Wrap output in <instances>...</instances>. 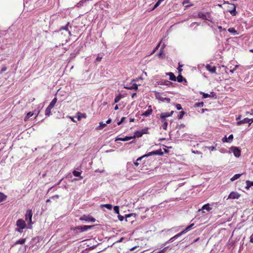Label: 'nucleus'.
Instances as JSON below:
<instances>
[{
    "instance_id": "1",
    "label": "nucleus",
    "mask_w": 253,
    "mask_h": 253,
    "mask_svg": "<svg viewBox=\"0 0 253 253\" xmlns=\"http://www.w3.org/2000/svg\"><path fill=\"white\" fill-rule=\"evenodd\" d=\"M16 226L18 228L16 229V231L22 233L23 231V229L26 228V224L24 220L19 219L16 222Z\"/></svg>"
},
{
    "instance_id": "2",
    "label": "nucleus",
    "mask_w": 253,
    "mask_h": 253,
    "mask_svg": "<svg viewBox=\"0 0 253 253\" xmlns=\"http://www.w3.org/2000/svg\"><path fill=\"white\" fill-rule=\"evenodd\" d=\"M163 153L161 151V150H156V151H152V152H150L148 153L147 154H145V155H143V156H142L141 157L138 158L137 159V161L141 160L144 157H149V156H152V155H163Z\"/></svg>"
},
{
    "instance_id": "3",
    "label": "nucleus",
    "mask_w": 253,
    "mask_h": 253,
    "mask_svg": "<svg viewBox=\"0 0 253 253\" xmlns=\"http://www.w3.org/2000/svg\"><path fill=\"white\" fill-rule=\"evenodd\" d=\"M32 211L31 210L27 211L25 214V219L28 221V224L31 225L32 224Z\"/></svg>"
},
{
    "instance_id": "4",
    "label": "nucleus",
    "mask_w": 253,
    "mask_h": 253,
    "mask_svg": "<svg viewBox=\"0 0 253 253\" xmlns=\"http://www.w3.org/2000/svg\"><path fill=\"white\" fill-rule=\"evenodd\" d=\"M230 151L233 153L234 155L236 157H239L241 155V150L236 147H232L230 148Z\"/></svg>"
},
{
    "instance_id": "5",
    "label": "nucleus",
    "mask_w": 253,
    "mask_h": 253,
    "mask_svg": "<svg viewBox=\"0 0 253 253\" xmlns=\"http://www.w3.org/2000/svg\"><path fill=\"white\" fill-rule=\"evenodd\" d=\"M80 220L85 221H91L94 222L95 221V219L90 216L89 215H83L80 218Z\"/></svg>"
},
{
    "instance_id": "6",
    "label": "nucleus",
    "mask_w": 253,
    "mask_h": 253,
    "mask_svg": "<svg viewBox=\"0 0 253 253\" xmlns=\"http://www.w3.org/2000/svg\"><path fill=\"white\" fill-rule=\"evenodd\" d=\"M206 69L211 74L216 73V68L215 66H211L210 64H207Z\"/></svg>"
},
{
    "instance_id": "7",
    "label": "nucleus",
    "mask_w": 253,
    "mask_h": 253,
    "mask_svg": "<svg viewBox=\"0 0 253 253\" xmlns=\"http://www.w3.org/2000/svg\"><path fill=\"white\" fill-rule=\"evenodd\" d=\"M239 197H240L239 194H238L237 192H232L229 194V195L228 196V199H237Z\"/></svg>"
},
{
    "instance_id": "8",
    "label": "nucleus",
    "mask_w": 253,
    "mask_h": 253,
    "mask_svg": "<svg viewBox=\"0 0 253 253\" xmlns=\"http://www.w3.org/2000/svg\"><path fill=\"white\" fill-rule=\"evenodd\" d=\"M210 204H205L204 205L201 209H200L199 210V211H203V212H205V211H204V210H206L207 211H210L211 210V208L210 207Z\"/></svg>"
},
{
    "instance_id": "9",
    "label": "nucleus",
    "mask_w": 253,
    "mask_h": 253,
    "mask_svg": "<svg viewBox=\"0 0 253 253\" xmlns=\"http://www.w3.org/2000/svg\"><path fill=\"white\" fill-rule=\"evenodd\" d=\"M135 138V136H126L124 138L118 137L116 139V141L121 140V141H128V140H129L132 138Z\"/></svg>"
},
{
    "instance_id": "10",
    "label": "nucleus",
    "mask_w": 253,
    "mask_h": 253,
    "mask_svg": "<svg viewBox=\"0 0 253 253\" xmlns=\"http://www.w3.org/2000/svg\"><path fill=\"white\" fill-rule=\"evenodd\" d=\"M231 8H233L232 10H229V12L230 13V14L233 15L235 16L236 15V6L234 4H230Z\"/></svg>"
},
{
    "instance_id": "11",
    "label": "nucleus",
    "mask_w": 253,
    "mask_h": 253,
    "mask_svg": "<svg viewBox=\"0 0 253 253\" xmlns=\"http://www.w3.org/2000/svg\"><path fill=\"white\" fill-rule=\"evenodd\" d=\"M250 120L249 118H245L242 120H240L237 122L238 125H241L243 124L249 123L250 124Z\"/></svg>"
},
{
    "instance_id": "12",
    "label": "nucleus",
    "mask_w": 253,
    "mask_h": 253,
    "mask_svg": "<svg viewBox=\"0 0 253 253\" xmlns=\"http://www.w3.org/2000/svg\"><path fill=\"white\" fill-rule=\"evenodd\" d=\"M172 84V83L167 80H163L158 82V84L161 85H171Z\"/></svg>"
},
{
    "instance_id": "13",
    "label": "nucleus",
    "mask_w": 253,
    "mask_h": 253,
    "mask_svg": "<svg viewBox=\"0 0 253 253\" xmlns=\"http://www.w3.org/2000/svg\"><path fill=\"white\" fill-rule=\"evenodd\" d=\"M94 225H84L82 226L81 232H84L93 228Z\"/></svg>"
},
{
    "instance_id": "14",
    "label": "nucleus",
    "mask_w": 253,
    "mask_h": 253,
    "mask_svg": "<svg viewBox=\"0 0 253 253\" xmlns=\"http://www.w3.org/2000/svg\"><path fill=\"white\" fill-rule=\"evenodd\" d=\"M203 95V97L204 98H206L208 97H212L215 96V93L214 92H211L210 94L205 93L204 92L201 93Z\"/></svg>"
},
{
    "instance_id": "15",
    "label": "nucleus",
    "mask_w": 253,
    "mask_h": 253,
    "mask_svg": "<svg viewBox=\"0 0 253 253\" xmlns=\"http://www.w3.org/2000/svg\"><path fill=\"white\" fill-rule=\"evenodd\" d=\"M77 116V119L78 121H81L82 118H86V115L85 113H81L80 112H78Z\"/></svg>"
},
{
    "instance_id": "16",
    "label": "nucleus",
    "mask_w": 253,
    "mask_h": 253,
    "mask_svg": "<svg viewBox=\"0 0 253 253\" xmlns=\"http://www.w3.org/2000/svg\"><path fill=\"white\" fill-rule=\"evenodd\" d=\"M146 133V132L145 130H142L141 131H136L135 133V135L134 136H135V137L136 136L137 137H141L143 134Z\"/></svg>"
},
{
    "instance_id": "17",
    "label": "nucleus",
    "mask_w": 253,
    "mask_h": 253,
    "mask_svg": "<svg viewBox=\"0 0 253 253\" xmlns=\"http://www.w3.org/2000/svg\"><path fill=\"white\" fill-rule=\"evenodd\" d=\"M126 88L129 89H135L137 90L138 89V85L136 84H132L131 85L126 87Z\"/></svg>"
},
{
    "instance_id": "18",
    "label": "nucleus",
    "mask_w": 253,
    "mask_h": 253,
    "mask_svg": "<svg viewBox=\"0 0 253 253\" xmlns=\"http://www.w3.org/2000/svg\"><path fill=\"white\" fill-rule=\"evenodd\" d=\"M166 74L167 75L169 76L170 80L173 81H176V78L175 76H174V75L172 73H171V72L167 73H166Z\"/></svg>"
},
{
    "instance_id": "19",
    "label": "nucleus",
    "mask_w": 253,
    "mask_h": 253,
    "mask_svg": "<svg viewBox=\"0 0 253 253\" xmlns=\"http://www.w3.org/2000/svg\"><path fill=\"white\" fill-rule=\"evenodd\" d=\"M152 109L150 108L146 111L143 113L142 114V115L144 116L145 117H147V116H149V115H150L152 114Z\"/></svg>"
},
{
    "instance_id": "20",
    "label": "nucleus",
    "mask_w": 253,
    "mask_h": 253,
    "mask_svg": "<svg viewBox=\"0 0 253 253\" xmlns=\"http://www.w3.org/2000/svg\"><path fill=\"white\" fill-rule=\"evenodd\" d=\"M170 116V114H169V113H162L160 115V117L162 120H164L166 117H169Z\"/></svg>"
},
{
    "instance_id": "21",
    "label": "nucleus",
    "mask_w": 253,
    "mask_h": 253,
    "mask_svg": "<svg viewBox=\"0 0 253 253\" xmlns=\"http://www.w3.org/2000/svg\"><path fill=\"white\" fill-rule=\"evenodd\" d=\"M57 98L56 97H55L51 101V102L50 103V104H49V106H50V107H51V108H53L55 103H56L57 102Z\"/></svg>"
},
{
    "instance_id": "22",
    "label": "nucleus",
    "mask_w": 253,
    "mask_h": 253,
    "mask_svg": "<svg viewBox=\"0 0 253 253\" xmlns=\"http://www.w3.org/2000/svg\"><path fill=\"white\" fill-rule=\"evenodd\" d=\"M198 16L200 18H201L203 19L208 20V18L207 17L206 15L203 12H199L198 13Z\"/></svg>"
},
{
    "instance_id": "23",
    "label": "nucleus",
    "mask_w": 253,
    "mask_h": 253,
    "mask_svg": "<svg viewBox=\"0 0 253 253\" xmlns=\"http://www.w3.org/2000/svg\"><path fill=\"white\" fill-rule=\"evenodd\" d=\"M52 109V108L50 107V106H48V107L46 108L45 111V115L46 116H49L50 115L51 113V110Z\"/></svg>"
},
{
    "instance_id": "24",
    "label": "nucleus",
    "mask_w": 253,
    "mask_h": 253,
    "mask_svg": "<svg viewBox=\"0 0 253 253\" xmlns=\"http://www.w3.org/2000/svg\"><path fill=\"white\" fill-rule=\"evenodd\" d=\"M229 32L233 34L234 35H238V32L233 28H230L228 29Z\"/></svg>"
},
{
    "instance_id": "25",
    "label": "nucleus",
    "mask_w": 253,
    "mask_h": 253,
    "mask_svg": "<svg viewBox=\"0 0 253 253\" xmlns=\"http://www.w3.org/2000/svg\"><path fill=\"white\" fill-rule=\"evenodd\" d=\"M246 183L247 185L246 188L247 189H249L252 186H253V181L247 180Z\"/></svg>"
},
{
    "instance_id": "26",
    "label": "nucleus",
    "mask_w": 253,
    "mask_h": 253,
    "mask_svg": "<svg viewBox=\"0 0 253 253\" xmlns=\"http://www.w3.org/2000/svg\"><path fill=\"white\" fill-rule=\"evenodd\" d=\"M162 122L163 123V125L162 126L164 130H166L168 126V122L166 121V119L162 120Z\"/></svg>"
},
{
    "instance_id": "27",
    "label": "nucleus",
    "mask_w": 253,
    "mask_h": 253,
    "mask_svg": "<svg viewBox=\"0 0 253 253\" xmlns=\"http://www.w3.org/2000/svg\"><path fill=\"white\" fill-rule=\"evenodd\" d=\"M6 197L7 196L5 195L3 193H0V203L2 201H4L6 199Z\"/></svg>"
},
{
    "instance_id": "28",
    "label": "nucleus",
    "mask_w": 253,
    "mask_h": 253,
    "mask_svg": "<svg viewBox=\"0 0 253 253\" xmlns=\"http://www.w3.org/2000/svg\"><path fill=\"white\" fill-rule=\"evenodd\" d=\"M242 175V174H236L235 175H234L231 179V181H233L236 179H237L238 178H239L241 175Z\"/></svg>"
},
{
    "instance_id": "29",
    "label": "nucleus",
    "mask_w": 253,
    "mask_h": 253,
    "mask_svg": "<svg viewBox=\"0 0 253 253\" xmlns=\"http://www.w3.org/2000/svg\"><path fill=\"white\" fill-rule=\"evenodd\" d=\"M106 126V123H104L103 122H100L99 123V126L97 127V129H102L104 127H105Z\"/></svg>"
},
{
    "instance_id": "30",
    "label": "nucleus",
    "mask_w": 253,
    "mask_h": 253,
    "mask_svg": "<svg viewBox=\"0 0 253 253\" xmlns=\"http://www.w3.org/2000/svg\"><path fill=\"white\" fill-rule=\"evenodd\" d=\"M101 207H105L107 209L111 210L112 209V205L111 204H104V205H101Z\"/></svg>"
},
{
    "instance_id": "31",
    "label": "nucleus",
    "mask_w": 253,
    "mask_h": 253,
    "mask_svg": "<svg viewBox=\"0 0 253 253\" xmlns=\"http://www.w3.org/2000/svg\"><path fill=\"white\" fill-rule=\"evenodd\" d=\"M121 98H122L121 94H120V95L117 96L115 98V100H114L115 103L118 102L121 100Z\"/></svg>"
},
{
    "instance_id": "32",
    "label": "nucleus",
    "mask_w": 253,
    "mask_h": 253,
    "mask_svg": "<svg viewBox=\"0 0 253 253\" xmlns=\"http://www.w3.org/2000/svg\"><path fill=\"white\" fill-rule=\"evenodd\" d=\"M177 239L176 235L174 236L173 237H171L170 239H169L166 243L165 244L169 243L172 242L174 240Z\"/></svg>"
},
{
    "instance_id": "33",
    "label": "nucleus",
    "mask_w": 253,
    "mask_h": 253,
    "mask_svg": "<svg viewBox=\"0 0 253 253\" xmlns=\"http://www.w3.org/2000/svg\"><path fill=\"white\" fill-rule=\"evenodd\" d=\"M25 242V239H20L16 242V244H23Z\"/></svg>"
},
{
    "instance_id": "34",
    "label": "nucleus",
    "mask_w": 253,
    "mask_h": 253,
    "mask_svg": "<svg viewBox=\"0 0 253 253\" xmlns=\"http://www.w3.org/2000/svg\"><path fill=\"white\" fill-rule=\"evenodd\" d=\"M87 0H82L79 2H78L76 6L77 7H80L81 6L83 5V4Z\"/></svg>"
},
{
    "instance_id": "35",
    "label": "nucleus",
    "mask_w": 253,
    "mask_h": 253,
    "mask_svg": "<svg viewBox=\"0 0 253 253\" xmlns=\"http://www.w3.org/2000/svg\"><path fill=\"white\" fill-rule=\"evenodd\" d=\"M194 223L193 224H190L189 226H188V227H187L184 230L185 231H186V232L187 233V232H188L189 231H190L192 227L194 226Z\"/></svg>"
},
{
    "instance_id": "36",
    "label": "nucleus",
    "mask_w": 253,
    "mask_h": 253,
    "mask_svg": "<svg viewBox=\"0 0 253 253\" xmlns=\"http://www.w3.org/2000/svg\"><path fill=\"white\" fill-rule=\"evenodd\" d=\"M194 223L193 224H190L189 226H188V227H187L184 230L185 231H186V232L187 233V232H188L189 231H190L192 227L194 226Z\"/></svg>"
},
{
    "instance_id": "37",
    "label": "nucleus",
    "mask_w": 253,
    "mask_h": 253,
    "mask_svg": "<svg viewBox=\"0 0 253 253\" xmlns=\"http://www.w3.org/2000/svg\"><path fill=\"white\" fill-rule=\"evenodd\" d=\"M194 223L193 224H190L189 226H188V227H187L184 230L185 231H186V232L187 233V232H188L189 231H190L192 227L194 226Z\"/></svg>"
},
{
    "instance_id": "38",
    "label": "nucleus",
    "mask_w": 253,
    "mask_h": 253,
    "mask_svg": "<svg viewBox=\"0 0 253 253\" xmlns=\"http://www.w3.org/2000/svg\"><path fill=\"white\" fill-rule=\"evenodd\" d=\"M34 115V113H32V112H29L28 113L26 117H25V121H27L28 119H29L31 117H32L33 115Z\"/></svg>"
},
{
    "instance_id": "39",
    "label": "nucleus",
    "mask_w": 253,
    "mask_h": 253,
    "mask_svg": "<svg viewBox=\"0 0 253 253\" xmlns=\"http://www.w3.org/2000/svg\"><path fill=\"white\" fill-rule=\"evenodd\" d=\"M82 226H78L75 227H74L72 228V230H74V231H77V230H81Z\"/></svg>"
},
{
    "instance_id": "40",
    "label": "nucleus",
    "mask_w": 253,
    "mask_h": 253,
    "mask_svg": "<svg viewBox=\"0 0 253 253\" xmlns=\"http://www.w3.org/2000/svg\"><path fill=\"white\" fill-rule=\"evenodd\" d=\"M73 175H74L75 176H80V174H81V172H80L78 171H76V170H74V171L73 172Z\"/></svg>"
},
{
    "instance_id": "41",
    "label": "nucleus",
    "mask_w": 253,
    "mask_h": 253,
    "mask_svg": "<svg viewBox=\"0 0 253 253\" xmlns=\"http://www.w3.org/2000/svg\"><path fill=\"white\" fill-rule=\"evenodd\" d=\"M183 77L181 76V75H178V77H177V81L179 82V83H181L183 81Z\"/></svg>"
},
{
    "instance_id": "42",
    "label": "nucleus",
    "mask_w": 253,
    "mask_h": 253,
    "mask_svg": "<svg viewBox=\"0 0 253 253\" xmlns=\"http://www.w3.org/2000/svg\"><path fill=\"white\" fill-rule=\"evenodd\" d=\"M114 210L117 214H119V208L118 206H115L114 207Z\"/></svg>"
},
{
    "instance_id": "43",
    "label": "nucleus",
    "mask_w": 253,
    "mask_h": 253,
    "mask_svg": "<svg viewBox=\"0 0 253 253\" xmlns=\"http://www.w3.org/2000/svg\"><path fill=\"white\" fill-rule=\"evenodd\" d=\"M7 68L5 66H3L0 70V75L3 72H5Z\"/></svg>"
},
{
    "instance_id": "44",
    "label": "nucleus",
    "mask_w": 253,
    "mask_h": 253,
    "mask_svg": "<svg viewBox=\"0 0 253 253\" xmlns=\"http://www.w3.org/2000/svg\"><path fill=\"white\" fill-rule=\"evenodd\" d=\"M204 103L203 102H199L196 104H195V106L196 107H203L204 106Z\"/></svg>"
},
{
    "instance_id": "45",
    "label": "nucleus",
    "mask_w": 253,
    "mask_h": 253,
    "mask_svg": "<svg viewBox=\"0 0 253 253\" xmlns=\"http://www.w3.org/2000/svg\"><path fill=\"white\" fill-rule=\"evenodd\" d=\"M185 112L184 111H181L180 112V115L178 116V118L181 119L183 118V115H184Z\"/></svg>"
},
{
    "instance_id": "46",
    "label": "nucleus",
    "mask_w": 253,
    "mask_h": 253,
    "mask_svg": "<svg viewBox=\"0 0 253 253\" xmlns=\"http://www.w3.org/2000/svg\"><path fill=\"white\" fill-rule=\"evenodd\" d=\"M161 2H159V1L158 0L156 3V4H155L154 7L153 8L152 10H154L156 8H157V7L159 6V5L160 4Z\"/></svg>"
},
{
    "instance_id": "47",
    "label": "nucleus",
    "mask_w": 253,
    "mask_h": 253,
    "mask_svg": "<svg viewBox=\"0 0 253 253\" xmlns=\"http://www.w3.org/2000/svg\"><path fill=\"white\" fill-rule=\"evenodd\" d=\"M156 98L160 100H162V101H164V98L163 97H162L160 96V93H158L157 95H156Z\"/></svg>"
},
{
    "instance_id": "48",
    "label": "nucleus",
    "mask_w": 253,
    "mask_h": 253,
    "mask_svg": "<svg viewBox=\"0 0 253 253\" xmlns=\"http://www.w3.org/2000/svg\"><path fill=\"white\" fill-rule=\"evenodd\" d=\"M61 30H64L66 33H68L69 35H71V32L69 31H68L67 28H61Z\"/></svg>"
},
{
    "instance_id": "49",
    "label": "nucleus",
    "mask_w": 253,
    "mask_h": 253,
    "mask_svg": "<svg viewBox=\"0 0 253 253\" xmlns=\"http://www.w3.org/2000/svg\"><path fill=\"white\" fill-rule=\"evenodd\" d=\"M176 109L178 110H181L182 109V107L181 106L180 104H177L176 105Z\"/></svg>"
},
{
    "instance_id": "50",
    "label": "nucleus",
    "mask_w": 253,
    "mask_h": 253,
    "mask_svg": "<svg viewBox=\"0 0 253 253\" xmlns=\"http://www.w3.org/2000/svg\"><path fill=\"white\" fill-rule=\"evenodd\" d=\"M118 218L120 221H122L124 219V217L123 216L120 215V214H118Z\"/></svg>"
},
{
    "instance_id": "51",
    "label": "nucleus",
    "mask_w": 253,
    "mask_h": 253,
    "mask_svg": "<svg viewBox=\"0 0 253 253\" xmlns=\"http://www.w3.org/2000/svg\"><path fill=\"white\" fill-rule=\"evenodd\" d=\"M59 196L58 195H55L51 197V199L52 200H55V199H58Z\"/></svg>"
},
{
    "instance_id": "52",
    "label": "nucleus",
    "mask_w": 253,
    "mask_h": 253,
    "mask_svg": "<svg viewBox=\"0 0 253 253\" xmlns=\"http://www.w3.org/2000/svg\"><path fill=\"white\" fill-rule=\"evenodd\" d=\"M222 141L223 142H229V140L228 139V138H227V137L225 136L222 138Z\"/></svg>"
},
{
    "instance_id": "53",
    "label": "nucleus",
    "mask_w": 253,
    "mask_h": 253,
    "mask_svg": "<svg viewBox=\"0 0 253 253\" xmlns=\"http://www.w3.org/2000/svg\"><path fill=\"white\" fill-rule=\"evenodd\" d=\"M160 44V43H159L157 45V46L155 47V48L154 49H153V50L152 51V52H151V54H153V53H154L155 52V51H156V49H157L158 48V47L159 46Z\"/></svg>"
},
{
    "instance_id": "54",
    "label": "nucleus",
    "mask_w": 253,
    "mask_h": 253,
    "mask_svg": "<svg viewBox=\"0 0 253 253\" xmlns=\"http://www.w3.org/2000/svg\"><path fill=\"white\" fill-rule=\"evenodd\" d=\"M233 139V135L232 134H231L228 137V140H232Z\"/></svg>"
},
{
    "instance_id": "55",
    "label": "nucleus",
    "mask_w": 253,
    "mask_h": 253,
    "mask_svg": "<svg viewBox=\"0 0 253 253\" xmlns=\"http://www.w3.org/2000/svg\"><path fill=\"white\" fill-rule=\"evenodd\" d=\"M238 65H236L235 68L234 69H233V70H230V72L232 73H233L237 69V68L238 67Z\"/></svg>"
},
{
    "instance_id": "56",
    "label": "nucleus",
    "mask_w": 253,
    "mask_h": 253,
    "mask_svg": "<svg viewBox=\"0 0 253 253\" xmlns=\"http://www.w3.org/2000/svg\"><path fill=\"white\" fill-rule=\"evenodd\" d=\"M246 114L247 115H253V110H251V112H247Z\"/></svg>"
},
{
    "instance_id": "57",
    "label": "nucleus",
    "mask_w": 253,
    "mask_h": 253,
    "mask_svg": "<svg viewBox=\"0 0 253 253\" xmlns=\"http://www.w3.org/2000/svg\"><path fill=\"white\" fill-rule=\"evenodd\" d=\"M195 25H196L197 26H198L199 25V24L196 23V22H193L192 23L191 25H190V27H193Z\"/></svg>"
},
{
    "instance_id": "58",
    "label": "nucleus",
    "mask_w": 253,
    "mask_h": 253,
    "mask_svg": "<svg viewBox=\"0 0 253 253\" xmlns=\"http://www.w3.org/2000/svg\"><path fill=\"white\" fill-rule=\"evenodd\" d=\"M218 27V29L220 31H221L222 30H223V31H225V29H223L222 27L220 26H219L217 27Z\"/></svg>"
},
{
    "instance_id": "59",
    "label": "nucleus",
    "mask_w": 253,
    "mask_h": 253,
    "mask_svg": "<svg viewBox=\"0 0 253 253\" xmlns=\"http://www.w3.org/2000/svg\"><path fill=\"white\" fill-rule=\"evenodd\" d=\"M209 148L211 151H213V150H215V147L214 146L210 147Z\"/></svg>"
},
{
    "instance_id": "60",
    "label": "nucleus",
    "mask_w": 253,
    "mask_h": 253,
    "mask_svg": "<svg viewBox=\"0 0 253 253\" xmlns=\"http://www.w3.org/2000/svg\"><path fill=\"white\" fill-rule=\"evenodd\" d=\"M169 247H165L163 250H162L161 251H163V252L164 253H165V252H166L167 251V250L168 249Z\"/></svg>"
},
{
    "instance_id": "61",
    "label": "nucleus",
    "mask_w": 253,
    "mask_h": 253,
    "mask_svg": "<svg viewBox=\"0 0 253 253\" xmlns=\"http://www.w3.org/2000/svg\"><path fill=\"white\" fill-rule=\"evenodd\" d=\"M164 99V100H166V101H167V102H169V101H170V99H169V98H166V97L164 98V99Z\"/></svg>"
},
{
    "instance_id": "62",
    "label": "nucleus",
    "mask_w": 253,
    "mask_h": 253,
    "mask_svg": "<svg viewBox=\"0 0 253 253\" xmlns=\"http://www.w3.org/2000/svg\"><path fill=\"white\" fill-rule=\"evenodd\" d=\"M111 121H112V120H111V119H108V120L106 121V124H109V123H110L111 122Z\"/></svg>"
},
{
    "instance_id": "63",
    "label": "nucleus",
    "mask_w": 253,
    "mask_h": 253,
    "mask_svg": "<svg viewBox=\"0 0 253 253\" xmlns=\"http://www.w3.org/2000/svg\"><path fill=\"white\" fill-rule=\"evenodd\" d=\"M177 238H178V237H179L180 236H181L182 235V234L180 233V232L176 235H175Z\"/></svg>"
},
{
    "instance_id": "64",
    "label": "nucleus",
    "mask_w": 253,
    "mask_h": 253,
    "mask_svg": "<svg viewBox=\"0 0 253 253\" xmlns=\"http://www.w3.org/2000/svg\"><path fill=\"white\" fill-rule=\"evenodd\" d=\"M70 118L71 119V120H72L73 122H76V121L74 119V118L73 117H70Z\"/></svg>"
}]
</instances>
